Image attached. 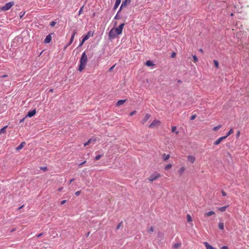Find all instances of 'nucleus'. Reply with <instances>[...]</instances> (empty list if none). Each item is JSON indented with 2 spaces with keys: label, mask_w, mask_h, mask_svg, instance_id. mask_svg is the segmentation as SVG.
I'll return each instance as SVG.
<instances>
[{
  "label": "nucleus",
  "mask_w": 249,
  "mask_h": 249,
  "mask_svg": "<svg viewBox=\"0 0 249 249\" xmlns=\"http://www.w3.org/2000/svg\"><path fill=\"white\" fill-rule=\"evenodd\" d=\"M124 23H121L118 27L112 28L109 32L108 37L110 39H113L122 32Z\"/></svg>",
  "instance_id": "obj_1"
},
{
  "label": "nucleus",
  "mask_w": 249,
  "mask_h": 249,
  "mask_svg": "<svg viewBox=\"0 0 249 249\" xmlns=\"http://www.w3.org/2000/svg\"><path fill=\"white\" fill-rule=\"evenodd\" d=\"M88 62V58L85 52L83 53L80 60V65L78 70L82 71L86 68Z\"/></svg>",
  "instance_id": "obj_2"
},
{
  "label": "nucleus",
  "mask_w": 249,
  "mask_h": 249,
  "mask_svg": "<svg viewBox=\"0 0 249 249\" xmlns=\"http://www.w3.org/2000/svg\"><path fill=\"white\" fill-rule=\"evenodd\" d=\"M161 177V175L158 172H155L153 174H151L148 178L147 180L150 182H152L154 180L157 179Z\"/></svg>",
  "instance_id": "obj_3"
},
{
  "label": "nucleus",
  "mask_w": 249,
  "mask_h": 249,
  "mask_svg": "<svg viewBox=\"0 0 249 249\" xmlns=\"http://www.w3.org/2000/svg\"><path fill=\"white\" fill-rule=\"evenodd\" d=\"M160 124L161 122L158 120L155 119L149 124L148 127L151 128H156L159 127Z\"/></svg>",
  "instance_id": "obj_4"
},
{
  "label": "nucleus",
  "mask_w": 249,
  "mask_h": 249,
  "mask_svg": "<svg viewBox=\"0 0 249 249\" xmlns=\"http://www.w3.org/2000/svg\"><path fill=\"white\" fill-rule=\"evenodd\" d=\"M14 5V2L13 1H10L6 3L4 6L1 8L0 9L3 11H7L9 10Z\"/></svg>",
  "instance_id": "obj_5"
},
{
  "label": "nucleus",
  "mask_w": 249,
  "mask_h": 249,
  "mask_svg": "<svg viewBox=\"0 0 249 249\" xmlns=\"http://www.w3.org/2000/svg\"><path fill=\"white\" fill-rule=\"evenodd\" d=\"M90 36V32H89L86 35L83 36L82 40L80 41L79 46H81L83 44V43L89 38Z\"/></svg>",
  "instance_id": "obj_6"
},
{
  "label": "nucleus",
  "mask_w": 249,
  "mask_h": 249,
  "mask_svg": "<svg viewBox=\"0 0 249 249\" xmlns=\"http://www.w3.org/2000/svg\"><path fill=\"white\" fill-rule=\"evenodd\" d=\"M76 34V32L75 31H74L72 35H71V38L70 39V41H69V43L68 44H67L66 46L65 47V48H64L65 49L72 43V42H73V41L74 40V36H75V35Z\"/></svg>",
  "instance_id": "obj_7"
},
{
  "label": "nucleus",
  "mask_w": 249,
  "mask_h": 249,
  "mask_svg": "<svg viewBox=\"0 0 249 249\" xmlns=\"http://www.w3.org/2000/svg\"><path fill=\"white\" fill-rule=\"evenodd\" d=\"M226 138H227V136H223V137H220L219 138H218L217 140H216L214 142V145H218L220 143V142H222V141L225 139Z\"/></svg>",
  "instance_id": "obj_8"
},
{
  "label": "nucleus",
  "mask_w": 249,
  "mask_h": 249,
  "mask_svg": "<svg viewBox=\"0 0 249 249\" xmlns=\"http://www.w3.org/2000/svg\"><path fill=\"white\" fill-rule=\"evenodd\" d=\"M150 117L151 115L150 114L147 113L144 116V117L142 119V124H144L148 121V120L150 118Z\"/></svg>",
  "instance_id": "obj_9"
},
{
  "label": "nucleus",
  "mask_w": 249,
  "mask_h": 249,
  "mask_svg": "<svg viewBox=\"0 0 249 249\" xmlns=\"http://www.w3.org/2000/svg\"><path fill=\"white\" fill-rule=\"evenodd\" d=\"M97 141L96 139L95 138V139H90L88 140V141L85 143H84V145L85 146H87L88 145H89L90 143H94L95 142Z\"/></svg>",
  "instance_id": "obj_10"
},
{
  "label": "nucleus",
  "mask_w": 249,
  "mask_h": 249,
  "mask_svg": "<svg viewBox=\"0 0 249 249\" xmlns=\"http://www.w3.org/2000/svg\"><path fill=\"white\" fill-rule=\"evenodd\" d=\"M187 160L191 163H194L196 160V158L194 156L189 155L187 157Z\"/></svg>",
  "instance_id": "obj_11"
},
{
  "label": "nucleus",
  "mask_w": 249,
  "mask_h": 249,
  "mask_svg": "<svg viewBox=\"0 0 249 249\" xmlns=\"http://www.w3.org/2000/svg\"><path fill=\"white\" fill-rule=\"evenodd\" d=\"M52 40V36L50 34L48 35L44 40L45 43H49Z\"/></svg>",
  "instance_id": "obj_12"
},
{
  "label": "nucleus",
  "mask_w": 249,
  "mask_h": 249,
  "mask_svg": "<svg viewBox=\"0 0 249 249\" xmlns=\"http://www.w3.org/2000/svg\"><path fill=\"white\" fill-rule=\"evenodd\" d=\"M36 113V109H34L32 111H30L29 112H28L27 116L26 117H33V116H34Z\"/></svg>",
  "instance_id": "obj_13"
},
{
  "label": "nucleus",
  "mask_w": 249,
  "mask_h": 249,
  "mask_svg": "<svg viewBox=\"0 0 249 249\" xmlns=\"http://www.w3.org/2000/svg\"><path fill=\"white\" fill-rule=\"evenodd\" d=\"M215 214V213L213 211H210L209 212L205 213H204V216L205 217H209L211 215Z\"/></svg>",
  "instance_id": "obj_14"
},
{
  "label": "nucleus",
  "mask_w": 249,
  "mask_h": 249,
  "mask_svg": "<svg viewBox=\"0 0 249 249\" xmlns=\"http://www.w3.org/2000/svg\"><path fill=\"white\" fill-rule=\"evenodd\" d=\"M25 144V142H22L18 146L16 147V150L17 151L21 150Z\"/></svg>",
  "instance_id": "obj_15"
},
{
  "label": "nucleus",
  "mask_w": 249,
  "mask_h": 249,
  "mask_svg": "<svg viewBox=\"0 0 249 249\" xmlns=\"http://www.w3.org/2000/svg\"><path fill=\"white\" fill-rule=\"evenodd\" d=\"M204 244L206 249H215L211 245L209 244L207 242H204Z\"/></svg>",
  "instance_id": "obj_16"
},
{
  "label": "nucleus",
  "mask_w": 249,
  "mask_h": 249,
  "mask_svg": "<svg viewBox=\"0 0 249 249\" xmlns=\"http://www.w3.org/2000/svg\"><path fill=\"white\" fill-rule=\"evenodd\" d=\"M185 168L184 167H181L178 170V173L180 176H181L184 172Z\"/></svg>",
  "instance_id": "obj_17"
},
{
  "label": "nucleus",
  "mask_w": 249,
  "mask_h": 249,
  "mask_svg": "<svg viewBox=\"0 0 249 249\" xmlns=\"http://www.w3.org/2000/svg\"><path fill=\"white\" fill-rule=\"evenodd\" d=\"M162 157H163V159L165 161H166L167 160H168L170 157V156L169 154H163L162 155Z\"/></svg>",
  "instance_id": "obj_18"
},
{
  "label": "nucleus",
  "mask_w": 249,
  "mask_h": 249,
  "mask_svg": "<svg viewBox=\"0 0 249 249\" xmlns=\"http://www.w3.org/2000/svg\"><path fill=\"white\" fill-rule=\"evenodd\" d=\"M146 65L148 67L153 66L154 65V63L150 60H148L146 62Z\"/></svg>",
  "instance_id": "obj_19"
},
{
  "label": "nucleus",
  "mask_w": 249,
  "mask_h": 249,
  "mask_svg": "<svg viewBox=\"0 0 249 249\" xmlns=\"http://www.w3.org/2000/svg\"><path fill=\"white\" fill-rule=\"evenodd\" d=\"M228 207V206H224V207H219L218 208V210H219L220 211L222 212H225L226 210V209Z\"/></svg>",
  "instance_id": "obj_20"
},
{
  "label": "nucleus",
  "mask_w": 249,
  "mask_h": 249,
  "mask_svg": "<svg viewBox=\"0 0 249 249\" xmlns=\"http://www.w3.org/2000/svg\"><path fill=\"white\" fill-rule=\"evenodd\" d=\"M218 228L220 230H223L224 228V223L223 222H219L218 223Z\"/></svg>",
  "instance_id": "obj_21"
},
{
  "label": "nucleus",
  "mask_w": 249,
  "mask_h": 249,
  "mask_svg": "<svg viewBox=\"0 0 249 249\" xmlns=\"http://www.w3.org/2000/svg\"><path fill=\"white\" fill-rule=\"evenodd\" d=\"M124 104V100H121L117 102L116 103V105L117 106H119L120 105H122Z\"/></svg>",
  "instance_id": "obj_22"
},
{
  "label": "nucleus",
  "mask_w": 249,
  "mask_h": 249,
  "mask_svg": "<svg viewBox=\"0 0 249 249\" xmlns=\"http://www.w3.org/2000/svg\"><path fill=\"white\" fill-rule=\"evenodd\" d=\"M120 2H121V0H116V2H115V5L114 6V8L116 9L119 5Z\"/></svg>",
  "instance_id": "obj_23"
},
{
  "label": "nucleus",
  "mask_w": 249,
  "mask_h": 249,
  "mask_svg": "<svg viewBox=\"0 0 249 249\" xmlns=\"http://www.w3.org/2000/svg\"><path fill=\"white\" fill-rule=\"evenodd\" d=\"M181 243H176L173 246V248L174 249H178V248H179L180 246H181Z\"/></svg>",
  "instance_id": "obj_24"
},
{
  "label": "nucleus",
  "mask_w": 249,
  "mask_h": 249,
  "mask_svg": "<svg viewBox=\"0 0 249 249\" xmlns=\"http://www.w3.org/2000/svg\"><path fill=\"white\" fill-rule=\"evenodd\" d=\"M7 127V125L2 127V128H1L0 129V134H1V133H4L5 132H6V128Z\"/></svg>",
  "instance_id": "obj_25"
},
{
  "label": "nucleus",
  "mask_w": 249,
  "mask_h": 249,
  "mask_svg": "<svg viewBox=\"0 0 249 249\" xmlns=\"http://www.w3.org/2000/svg\"><path fill=\"white\" fill-rule=\"evenodd\" d=\"M172 167V165L171 164H168L167 165H166L165 167H164V169L165 170H168L169 169H170L171 167Z\"/></svg>",
  "instance_id": "obj_26"
},
{
  "label": "nucleus",
  "mask_w": 249,
  "mask_h": 249,
  "mask_svg": "<svg viewBox=\"0 0 249 249\" xmlns=\"http://www.w3.org/2000/svg\"><path fill=\"white\" fill-rule=\"evenodd\" d=\"M187 220L188 222H190L192 221V217L190 214L187 215Z\"/></svg>",
  "instance_id": "obj_27"
},
{
  "label": "nucleus",
  "mask_w": 249,
  "mask_h": 249,
  "mask_svg": "<svg viewBox=\"0 0 249 249\" xmlns=\"http://www.w3.org/2000/svg\"><path fill=\"white\" fill-rule=\"evenodd\" d=\"M222 127V125L221 124H219L216 126H215L213 128V130L215 131H217L219 129H220Z\"/></svg>",
  "instance_id": "obj_28"
},
{
  "label": "nucleus",
  "mask_w": 249,
  "mask_h": 249,
  "mask_svg": "<svg viewBox=\"0 0 249 249\" xmlns=\"http://www.w3.org/2000/svg\"><path fill=\"white\" fill-rule=\"evenodd\" d=\"M171 129H172V132H175L176 134H178V131H176V129H177V127L176 126H172Z\"/></svg>",
  "instance_id": "obj_29"
},
{
  "label": "nucleus",
  "mask_w": 249,
  "mask_h": 249,
  "mask_svg": "<svg viewBox=\"0 0 249 249\" xmlns=\"http://www.w3.org/2000/svg\"><path fill=\"white\" fill-rule=\"evenodd\" d=\"M233 133V130L232 128H231L229 132H228L227 134L225 136H227V138L230 136L231 134Z\"/></svg>",
  "instance_id": "obj_30"
},
{
  "label": "nucleus",
  "mask_w": 249,
  "mask_h": 249,
  "mask_svg": "<svg viewBox=\"0 0 249 249\" xmlns=\"http://www.w3.org/2000/svg\"><path fill=\"white\" fill-rule=\"evenodd\" d=\"M213 62H214V64L215 67L217 69H218L219 68V63H218V61H217L216 60H214L213 61Z\"/></svg>",
  "instance_id": "obj_31"
},
{
  "label": "nucleus",
  "mask_w": 249,
  "mask_h": 249,
  "mask_svg": "<svg viewBox=\"0 0 249 249\" xmlns=\"http://www.w3.org/2000/svg\"><path fill=\"white\" fill-rule=\"evenodd\" d=\"M121 13L120 12H118L117 14H116L115 17V18L116 19H119L121 18Z\"/></svg>",
  "instance_id": "obj_32"
},
{
  "label": "nucleus",
  "mask_w": 249,
  "mask_h": 249,
  "mask_svg": "<svg viewBox=\"0 0 249 249\" xmlns=\"http://www.w3.org/2000/svg\"><path fill=\"white\" fill-rule=\"evenodd\" d=\"M120 227H122L123 228V222H121L117 226V229H120Z\"/></svg>",
  "instance_id": "obj_33"
},
{
  "label": "nucleus",
  "mask_w": 249,
  "mask_h": 249,
  "mask_svg": "<svg viewBox=\"0 0 249 249\" xmlns=\"http://www.w3.org/2000/svg\"><path fill=\"white\" fill-rule=\"evenodd\" d=\"M193 58L194 62L196 63L198 61L197 57L196 56V55H193Z\"/></svg>",
  "instance_id": "obj_34"
},
{
  "label": "nucleus",
  "mask_w": 249,
  "mask_h": 249,
  "mask_svg": "<svg viewBox=\"0 0 249 249\" xmlns=\"http://www.w3.org/2000/svg\"><path fill=\"white\" fill-rule=\"evenodd\" d=\"M101 156H102V155H98L96 156L95 157V160H99L101 158Z\"/></svg>",
  "instance_id": "obj_35"
},
{
  "label": "nucleus",
  "mask_w": 249,
  "mask_h": 249,
  "mask_svg": "<svg viewBox=\"0 0 249 249\" xmlns=\"http://www.w3.org/2000/svg\"><path fill=\"white\" fill-rule=\"evenodd\" d=\"M25 14V12H24L22 14L20 13L19 14V18H21L24 16Z\"/></svg>",
  "instance_id": "obj_36"
},
{
  "label": "nucleus",
  "mask_w": 249,
  "mask_h": 249,
  "mask_svg": "<svg viewBox=\"0 0 249 249\" xmlns=\"http://www.w3.org/2000/svg\"><path fill=\"white\" fill-rule=\"evenodd\" d=\"M196 117V115H192L191 117V120H194Z\"/></svg>",
  "instance_id": "obj_37"
},
{
  "label": "nucleus",
  "mask_w": 249,
  "mask_h": 249,
  "mask_svg": "<svg viewBox=\"0 0 249 249\" xmlns=\"http://www.w3.org/2000/svg\"><path fill=\"white\" fill-rule=\"evenodd\" d=\"M83 6H82L80 8V10L79 11V15H80V14H81L82 13V12H83Z\"/></svg>",
  "instance_id": "obj_38"
},
{
  "label": "nucleus",
  "mask_w": 249,
  "mask_h": 249,
  "mask_svg": "<svg viewBox=\"0 0 249 249\" xmlns=\"http://www.w3.org/2000/svg\"><path fill=\"white\" fill-rule=\"evenodd\" d=\"M154 231V228L153 227H151L149 229V231L152 232Z\"/></svg>",
  "instance_id": "obj_39"
},
{
  "label": "nucleus",
  "mask_w": 249,
  "mask_h": 249,
  "mask_svg": "<svg viewBox=\"0 0 249 249\" xmlns=\"http://www.w3.org/2000/svg\"><path fill=\"white\" fill-rule=\"evenodd\" d=\"M56 24L55 22L54 21H52L51 23H50V25L51 26H54V25Z\"/></svg>",
  "instance_id": "obj_40"
},
{
  "label": "nucleus",
  "mask_w": 249,
  "mask_h": 249,
  "mask_svg": "<svg viewBox=\"0 0 249 249\" xmlns=\"http://www.w3.org/2000/svg\"><path fill=\"white\" fill-rule=\"evenodd\" d=\"M80 193H81V192L80 191H78L76 192L75 194L76 196H78L79 195H80Z\"/></svg>",
  "instance_id": "obj_41"
},
{
  "label": "nucleus",
  "mask_w": 249,
  "mask_h": 249,
  "mask_svg": "<svg viewBox=\"0 0 249 249\" xmlns=\"http://www.w3.org/2000/svg\"><path fill=\"white\" fill-rule=\"evenodd\" d=\"M136 111H133L130 112V116H133V115H134L136 113Z\"/></svg>",
  "instance_id": "obj_42"
},
{
  "label": "nucleus",
  "mask_w": 249,
  "mask_h": 249,
  "mask_svg": "<svg viewBox=\"0 0 249 249\" xmlns=\"http://www.w3.org/2000/svg\"><path fill=\"white\" fill-rule=\"evenodd\" d=\"M222 195L224 196H226L227 195V194L226 192H225L224 191H222Z\"/></svg>",
  "instance_id": "obj_43"
},
{
  "label": "nucleus",
  "mask_w": 249,
  "mask_h": 249,
  "mask_svg": "<svg viewBox=\"0 0 249 249\" xmlns=\"http://www.w3.org/2000/svg\"><path fill=\"white\" fill-rule=\"evenodd\" d=\"M86 162V161H84L83 162L80 163L79 164V166L81 167L84 164H85Z\"/></svg>",
  "instance_id": "obj_44"
},
{
  "label": "nucleus",
  "mask_w": 249,
  "mask_h": 249,
  "mask_svg": "<svg viewBox=\"0 0 249 249\" xmlns=\"http://www.w3.org/2000/svg\"><path fill=\"white\" fill-rule=\"evenodd\" d=\"M43 233H40L38 234H37L36 236L37 237L39 238V237H41L43 235Z\"/></svg>",
  "instance_id": "obj_45"
},
{
  "label": "nucleus",
  "mask_w": 249,
  "mask_h": 249,
  "mask_svg": "<svg viewBox=\"0 0 249 249\" xmlns=\"http://www.w3.org/2000/svg\"><path fill=\"white\" fill-rule=\"evenodd\" d=\"M67 200H62L61 202V205H63L66 202Z\"/></svg>",
  "instance_id": "obj_46"
},
{
  "label": "nucleus",
  "mask_w": 249,
  "mask_h": 249,
  "mask_svg": "<svg viewBox=\"0 0 249 249\" xmlns=\"http://www.w3.org/2000/svg\"><path fill=\"white\" fill-rule=\"evenodd\" d=\"M176 53L173 52L172 53V55H171V57L172 58H174L175 56H176Z\"/></svg>",
  "instance_id": "obj_47"
},
{
  "label": "nucleus",
  "mask_w": 249,
  "mask_h": 249,
  "mask_svg": "<svg viewBox=\"0 0 249 249\" xmlns=\"http://www.w3.org/2000/svg\"><path fill=\"white\" fill-rule=\"evenodd\" d=\"M221 249H229L228 247L227 246H223Z\"/></svg>",
  "instance_id": "obj_48"
},
{
  "label": "nucleus",
  "mask_w": 249,
  "mask_h": 249,
  "mask_svg": "<svg viewBox=\"0 0 249 249\" xmlns=\"http://www.w3.org/2000/svg\"><path fill=\"white\" fill-rule=\"evenodd\" d=\"M240 131H238V132L236 133V137H237V138H238V137H239V136H240Z\"/></svg>",
  "instance_id": "obj_49"
},
{
  "label": "nucleus",
  "mask_w": 249,
  "mask_h": 249,
  "mask_svg": "<svg viewBox=\"0 0 249 249\" xmlns=\"http://www.w3.org/2000/svg\"><path fill=\"white\" fill-rule=\"evenodd\" d=\"M131 1V0H125V5L127 4V3H130Z\"/></svg>",
  "instance_id": "obj_50"
},
{
  "label": "nucleus",
  "mask_w": 249,
  "mask_h": 249,
  "mask_svg": "<svg viewBox=\"0 0 249 249\" xmlns=\"http://www.w3.org/2000/svg\"><path fill=\"white\" fill-rule=\"evenodd\" d=\"M114 67H115V65H114V66H113L112 67H111L109 69V71H111L113 70V69L114 68Z\"/></svg>",
  "instance_id": "obj_51"
},
{
  "label": "nucleus",
  "mask_w": 249,
  "mask_h": 249,
  "mask_svg": "<svg viewBox=\"0 0 249 249\" xmlns=\"http://www.w3.org/2000/svg\"><path fill=\"white\" fill-rule=\"evenodd\" d=\"M124 1H123L122 5H121V9L122 8V7L124 6Z\"/></svg>",
  "instance_id": "obj_52"
},
{
  "label": "nucleus",
  "mask_w": 249,
  "mask_h": 249,
  "mask_svg": "<svg viewBox=\"0 0 249 249\" xmlns=\"http://www.w3.org/2000/svg\"><path fill=\"white\" fill-rule=\"evenodd\" d=\"M63 189V187H60L58 189V191L61 192Z\"/></svg>",
  "instance_id": "obj_53"
},
{
  "label": "nucleus",
  "mask_w": 249,
  "mask_h": 249,
  "mask_svg": "<svg viewBox=\"0 0 249 249\" xmlns=\"http://www.w3.org/2000/svg\"><path fill=\"white\" fill-rule=\"evenodd\" d=\"M25 119V118H24L20 120V123L23 122L24 121Z\"/></svg>",
  "instance_id": "obj_54"
},
{
  "label": "nucleus",
  "mask_w": 249,
  "mask_h": 249,
  "mask_svg": "<svg viewBox=\"0 0 249 249\" xmlns=\"http://www.w3.org/2000/svg\"><path fill=\"white\" fill-rule=\"evenodd\" d=\"M49 91L50 92H53V89H51L50 90H49Z\"/></svg>",
  "instance_id": "obj_55"
},
{
  "label": "nucleus",
  "mask_w": 249,
  "mask_h": 249,
  "mask_svg": "<svg viewBox=\"0 0 249 249\" xmlns=\"http://www.w3.org/2000/svg\"><path fill=\"white\" fill-rule=\"evenodd\" d=\"M73 180H74V179H73H73H71V180H70V182H69V183H70V184H71V182H72Z\"/></svg>",
  "instance_id": "obj_56"
},
{
  "label": "nucleus",
  "mask_w": 249,
  "mask_h": 249,
  "mask_svg": "<svg viewBox=\"0 0 249 249\" xmlns=\"http://www.w3.org/2000/svg\"><path fill=\"white\" fill-rule=\"evenodd\" d=\"M2 77H7V75H4L3 76H1Z\"/></svg>",
  "instance_id": "obj_57"
},
{
  "label": "nucleus",
  "mask_w": 249,
  "mask_h": 249,
  "mask_svg": "<svg viewBox=\"0 0 249 249\" xmlns=\"http://www.w3.org/2000/svg\"><path fill=\"white\" fill-rule=\"evenodd\" d=\"M43 169L44 170V171H46V169H47V167H44L43 168Z\"/></svg>",
  "instance_id": "obj_58"
},
{
  "label": "nucleus",
  "mask_w": 249,
  "mask_h": 249,
  "mask_svg": "<svg viewBox=\"0 0 249 249\" xmlns=\"http://www.w3.org/2000/svg\"><path fill=\"white\" fill-rule=\"evenodd\" d=\"M233 16V14H232V13H231V16Z\"/></svg>",
  "instance_id": "obj_59"
}]
</instances>
